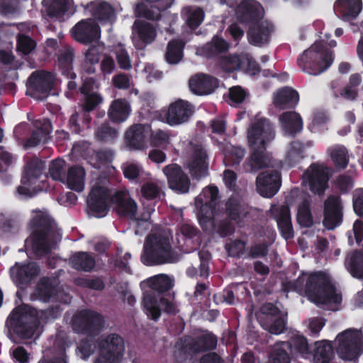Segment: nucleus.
Instances as JSON below:
<instances>
[{
	"label": "nucleus",
	"mask_w": 363,
	"mask_h": 363,
	"mask_svg": "<svg viewBox=\"0 0 363 363\" xmlns=\"http://www.w3.org/2000/svg\"><path fill=\"white\" fill-rule=\"evenodd\" d=\"M275 136L272 124L267 118H260L252 123L247 130V139L251 150L250 155L245 164L247 172H257L267 167L271 157L266 151V145Z\"/></svg>",
	"instance_id": "f257e3e1"
},
{
	"label": "nucleus",
	"mask_w": 363,
	"mask_h": 363,
	"mask_svg": "<svg viewBox=\"0 0 363 363\" xmlns=\"http://www.w3.org/2000/svg\"><path fill=\"white\" fill-rule=\"evenodd\" d=\"M62 313L59 305L51 306L46 309L36 308L24 305L13 310L9 316V323L13 331L23 338L31 337L40 323H47L60 317Z\"/></svg>",
	"instance_id": "f03ea898"
},
{
	"label": "nucleus",
	"mask_w": 363,
	"mask_h": 363,
	"mask_svg": "<svg viewBox=\"0 0 363 363\" xmlns=\"http://www.w3.org/2000/svg\"><path fill=\"white\" fill-rule=\"evenodd\" d=\"M305 277L300 276L294 282L296 289H305L306 296L317 304L340 303L342 296L335 292V288L328 277L322 272L311 274L306 281Z\"/></svg>",
	"instance_id": "7ed1b4c3"
},
{
	"label": "nucleus",
	"mask_w": 363,
	"mask_h": 363,
	"mask_svg": "<svg viewBox=\"0 0 363 363\" xmlns=\"http://www.w3.org/2000/svg\"><path fill=\"white\" fill-rule=\"evenodd\" d=\"M179 255L173 251L168 238L152 235L147 238L144 244L140 261L146 266H157L175 263Z\"/></svg>",
	"instance_id": "20e7f679"
},
{
	"label": "nucleus",
	"mask_w": 363,
	"mask_h": 363,
	"mask_svg": "<svg viewBox=\"0 0 363 363\" xmlns=\"http://www.w3.org/2000/svg\"><path fill=\"white\" fill-rule=\"evenodd\" d=\"M333 61V51L322 41H316L298 56L297 65L303 72L317 76L326 71Z\"/></svg>",
	"instance_id": "39448f33"
},
{
	"label": "nucleus",
	"mask_w": 363,
	"mask_h": 363,
	"mask_svg": "<svg viewBox=\"0 0 363 363\" xmlns=\"http://www.w3.org/2000/svg\"><path fill=\"white\" fill-rule=\"evenodd\" d=\"M33 232L30 243L35 255L43 257L49 255L56 242L51 238L54 233L53 220L47 216H36L32 220Z\"/></svg>",
	"instance_id": "423d86ee"
},
{
	"label": "nucleus",
	"mask_w": 363,
	"mask_h": 363,
	"mask_svg": "<svg viewBox=\"0 0 363 363\" xmlns=\"http://www.w3.org/2000/svg\"><path fill=\"white\" fill-rule=\"evenodd\" d=\"M149 290L144 293L143 304L148 318L157 321L161 316V311L156 308L157 298L164 296L174 286L172 280L167 274H159L147 280Z\"/></svg>",
	"instance_id": "0eeeda50"
},
{
	"label": "nucleus",
	"mask_w": 363,
	"mask_h": 363,
	"mask_svg": "<svg viewBox=\"0 0 363 363\" xmlns=\"http://www.w3.org/2000/svg\"><path fill=\"white\" fill-rule=\"evenodd\" d=\"M104 325V316L89 308L77 311L72 318V328L75 333L92 338L100 334Z\"/></svg>",
	"instance_id": "6e6552de"
},
{
	"label": "nucleus",
	"mask_w": 363,
	"mask_h": 363,
	"mask_svg": "<svg viewBox=\"0 0 363 363\" xmlns=\"http://www.w3.org/2000/svg\"><path fill=\"white\" fill-rule=\"evenodd\" d=\"M99 357L94 363H120L124 353L123 338L116 333L101 336L97 340Z\"/></svg>",
	"instance_id": "1a4fd4ad"
},
{
	"label": "nucleus",
	"mask_w": 363,
	"mask_h": 363,
	"mask_svg": "<svg viewBox=\"0 0 363 363\" xmlns=\"http://www.w3.org/2000/svg\"><path fill=\"white\" fill-rule=\"evenodd\" d=\"M56 80V74L52 72L35 71L28 78L26 95L36 99H45L54 89Z\"/></svg>",
	"instance_id": "9d476101"
},
{
	"label": "nucleus",
	"mask_w": 363,
	"mask_h": 363,
	"mask_svg": "<svg viewBox=\"0 0 363 363\" xmlns=\"http://www.w3.org/2000/svg\"><path fill=\"white\" fill-rule=\"evenodd\" d=\"M257 320L261 326L271 334L282 333L286 327V320L281 311L272 303H264L259 310Z\"/></svg>",
	"instance_id": "9b49d317"
},
{
	"label": "nucleus",
	"mask_w": 363,
	"mask_h": 363,
	"mask_svg": "<svg viewBox=\"0 0 363 363\" xmlns=\"http://www.w3.org/2000/svg\"><path fill=\"white\" fill-rule=\"evenodd\" d=\"M336 339L338 341L336 352L340 358L353 360L359 356L361 342L356 330L347 329L340 333Z\"/></svg>",
	"instance_id": "f8f14e48"
},
{
	"label": "nucleus",
	"mask_w": 363,
	"mask_h": 363,
	"mask_svg": "<svg viewBox=\"0 0 363 363\" xmlns=\"http://www.w3.org/2000/svg\"><path fill=\"white\" fill-rule=\"evenodd\" d=\"M44 167V162L36 157L30 160L26 164L21 179V185L17 187L16 191L18 194L28 197H31L33 195L30 189H35L33 186L36 184L38 180L43 174Z\"/></svg>",
	"instance_id": "ddd939ff"
},
{
	"label": "nucleus",
	"mask_w": 363,
	"mask_h": 363,
	"mask_svg": "<svg viewBox=\"0 0 363 363\" xmlns=\"http://www.w3.org/2000/svg\"><path fill=\"white\" fill-rule=\"evenodd\" d=\"M110 195L108 189L102 186L91 189L87 198V208L90 213L97 218L105 217L109 211Z\"/></svg>",
	"instance_id": "4468645a"
},
{
	"label": "nucleus",
	"mask_w": 363,
	"mask_h": 363,
	"mask_svg": "<svg viewBox=\"0 0 363 363\" xmlns=\"http://www.w3.org/2000/svg\"><path fill=\"white\" fill-rule=\"evenodd\" d=\"M310 190L315 194L322 195L328 187L329 174L327 169L318 163H312L304 172Z\"/></svg>",
	"instance_id": "2eb2a0df"
},
{
	"label": "nucleus",
	"mask_w": 363,
	"mask_h": 363,
	"mask_svg": "<svg viewBox=\"0 0 363 363\" xmlns=\"http://www.w3.org/2000/svg\"><path fill=\"white\" fill-rule=\"evenodd\" d=\"M223 213L238 228H243L250 215L248 205L242 199L231 196L225 203Z\"/></svg>",
	"instance_id": "dca6fc26"
},
{
	"label": "nucleus",
	"mask_w": 363,
	"mask_h": 363,
	"mask_svg": "<svg viewBox=\"0 0 363 363\" xmlns=\"http://www.w3.org/2000/svg\"><path fill=\"white\" fill-rule=\"evenodd\" d=\"M73 38L82 43L89 44L97 41L101 36L99 26L91 18L82 19L71 30Z\"/></svg>",
	"instance_id": "f3484780"
},
{
	"label": "nucleus",
	"mask_w": 363,
	"mask_h": 363,
	"mask_svg": "<svg viewBox=\"0 0 363 363\" xmlns=\"http://www.w3.org/2000/svg\"><path fill=\"white\" fill-rule=\"evenodd\" d=\"M281 184V173L277 170L263 172L256 179L257 190L265 198L273 197L279 190Z\"/></svg>",
	"instance_id": "a211bd4d"
},
{
	"label": "nucleus",
	"mask_w": 363,
	"mask_h": 363,
	"mask_svg": "<svg viewBox=\"0 0 363 363\" xmlns=\"http://www.w3.org/2000/svg\"><path fill=\"white\" fill-rule=\"evenodd\" d=\"M111 203L115 206L116 213L121 217L139 220L136 218L138 205L127 191H116L111 197Z\"/></svg>",
	"instance_id": "6ab92c4d"
},
{
	"label": "nucleus",
	"mask_w": 363,
	"mask_h": 363,
	"mask_svg": "<svg viewBox=\"0 0 363 363\" xmlns=\"http://www.w3.org/2000/svg\"><path fill=\"white\" fill-rule=\"evenodd\" d=\"M194 112L189 102L178 99L172 103L165 113V119L170 125H177L187 122Z\"/></svg>",
	"instance_id": "aec40b11"
},
{
	"label": "nucleus",
	"mask_w": 363,
	"mask_h": 363,
	"mask_svg": "<svg viewBox=\"0 0 363 363\" xmlns=\"http://www.w3.org/2000/svg\"><path fill=\"white\" fill-rule=\"evenodd\" d=\"M323 225L333 230L342 221V208L338 196L330 195L324 202Z\"/></svg>",
	"instance_id": "412c9836"
},
{
	"label": "nucleus",
	"mask_w": 363,
	"mask_h": 363,
	"mask_svg": "<svg viewBox=\"0 0 363 363\" xmlns=\"http://www.w3.org/2000/svg\"><path fill=\"white\" fill-rule=\"evenodd\" d=\"M235 13L238 20L249 26L260 21L264 16L263 8L254 0H242L237 6Z\"/></svg>",
	"instance_id": "4be33fe9"
},
{
	"label": "nucleus",
	"mask_w": 363,
	"mask_h": 363,
	"mask_svg": "<svg viewBox=\"0 0 363 363\" xmlns=\"http://www.w3.org/2000/svg\"><path fill=\"white\" fill-rule=\"evenodd\" d=\"M274 31V25L267 21L253 23L247 30L248 42L252 45L263 47L269 43Z\"/></svg>",
	"instance_id": "5701e85b"
},
{
	"label": "nucleus",
	"mask_w": 363,
	"mask_h": 363,
	"mask_svg": "<svg viewBox=\"0 0 363 363\" xmlns=\"http://www.w3.org/2000/svg\"><path fill=\"white\" fill-rule=\"evenodd\" d=\"M170 189L182 194L187 193L190 187V179L182 167L177 164H171L163 168Z\"/></svg>",
	"instance_id": "b1692460"
},
{
	"label": "nucleus",
	"mask_w": 363,
	"mask_h": 363,
	"mask_svg": "<svg viewBox=\"0 0 363 363\" xmlns=\"http://www.w3.org/2000/svg\"><path fill=\"white\" fill-rule=\"evenodd\" d=\"M34 130L24 143L26 148L35 147L40 144H45L50 139L52 125L50 119L42 118L34 123Z\"/></svg>",
	"instance_id": "393cba45"
},
{
	"label": "nucleus",
	"mask_w": 363,
	"mask_h": 363,
	"mask_svg": "<svg viewBox=\"0 0 363 363\" xmlns=\"http://www.w3.org/2000/svg\"><path fill=\"white\" fill-rule=\"evenodd\" d=\"M189 172L194 179H200L208 173V154L201 145L194 147L191 160L189 163Z\"/></svg>",
	"instance_id": "a878e982"
},
{
	"label": "nucleus",
	"mask_w": 363,
	"mask_h": 363,
	"mask_svg": "<svg viewBox=\"0 0 363 363\" xmlns=\"http://www.w3.org/2000/svg\"><path fill=\"white\" fill-rule=\"evenodd\" d=\"M189 86L190 90L196 95H208L218 86V79L213 76L199 73L191 77Z\"/></svg>",
	"instance_id": "bb28decb"
},
{
	"label": "nucleus",
	"mask_w": 363,
	"mask_h": 363,
	"mask_svg": "<svg viewBox=\"0 0 363 363\" xmlns=\"http://www.w3.org/2000/svg\"><path fill=\"white\" fill-rule=\"evenodd\" d=\"M16 272L11 269V277L17 285L28 286L40 273V267L36 262H30L27 264L15 265Z\"/></svg>",
	"instance_id": "cd10ccee"
},
{
	"label": "nucleus",
	"mask_w": 363,
	"mask_h": 363,
	"mask_svg": "<svg viewBox=\"0 0 363 363\" xmlns=\"http://www.w3.org/2000/svg\"><path fill=\"white\" fill-rule=\"evenodd\" d=\"M151 127L148 124H134L129 128L125 139L130 148L141 150L145 145V139L150 135Z\"/></svg>",
	"instance_id": "c85d7f7f"
},
{
	"label": "nucleus",
	"mask_w": 363,
	"mask_h": 363,
	"mask_svg": "<svg viewBox=\"0 0 363 363\" xmlns=\"http://www.w3.org/2000/svg\"><path fill=\"white\" fill-rule=\"evenodd\" d=\"M274 218L277 221L279 233L286 240L294 238V231L291 222L290 208L282 205L274 210Z\"/></svg>",
	"instance_id": "c756f323"
},
{
	"label": "nucleus",
	"mask_w": 363,
	"mask_h": 363,
	"mask_svg": "<svg viewBox=\"0 0 363 363\" xmlns=\"http://www.w3.org/2000/svg\"><path fill=\"white\" fill-rule=\"evenodd\" d=\"M362 9V0H337L334 4L335 13L345 21L355 19Z\"/></svg>",
	"instance_id": "7c9ffc66"
},
{
	"label": "nucleus",
	"mask_w": 363,
	"mask_h": 363,
	"mask_svg": "<svg viewBox=\"0 0 363 363\" xmlns=\"http://www.w3.org/2000/svg\"><path fill=\"white\" fill-rule=\"evenodd\" d=\"M133 33L135 34L141 43L136 48H141L143 46L152 43L156 38V28L150 23L143 20H135L133 26Z\"/></svg>",
	"instance_id": "2f4dec72"
},
{
	"label": "nucleus",
	"mask_w": 363,
	"mask_h": 363,
	"mask_svg": "<svg viewBox=\"0 0 363 363\" xmlns=\"http://www.w3.org/2000/svg\"><path fill=\"white\" fill-rule=\"evenodd\" d=\"M298 100V91L291 87L285 86L277 91L274 97V104L280 109L294 108Z\"/></svg>",
	"instance_id": "473e14b6"
},
{
	"label": "nucleus",
	"mask_w": 363,
	"mask_h": 363,
	"mask_svg": "<svg viewBox=\"0 0 363 363\" xmlns=\"http://www.w3.org/2000/svg\"><path fill=\"white\" fill-rule=\"evenodd\" d=\"M284 132L294 137L303 130V123L301 116L295 111H286L279 116Z\"/></svg>",
	"instance_id": "72a5a7b5"
},
{
	"label": "nucleus",
	"mask_w": 363,
	"mask_h": 363,
	"mask_svg": "<svg viewBox=\"0 0 363 363\" xmlns=\"http://www.w3.org/2000/svg\"><path fill=\"white\" fill-rule=\"evenodd\" d=\"M90 8L91 14L94 19L101 23H112L116 18L115 11L113 6L105 1L94 4L91 2L87 5Z\"/></svg>",
	"instance_id": "f704fd0d"
},
{
	"label": "nucleus",
	"mask_w": 363,
	"mask_h": 363,
	"mask_svg": "<svg viewBox=\"0 0 363 363\" xmlns=\"http://www.w3.org/2000/svg\"><path fill=\"white\" fill-rule=\"evenodd\" d=\"M236 224L226 216L216 217L211 220L208 225V231L212 234L216 235L220 238H224L230 237L235 233Z\"/></svg>",
	"instance_id": "c9c22d12"
},
{
	"label": "nucleus",
	"mask_w": 363,
	"mask_h": 363,
	"mask_svg": "<svg viewBox=\"0 0 363 363\" xmlns=\"http://www.w3.org/2000/svg\"><path fill=\"white\" fill-rule=\"evenodd\" d=\"M69 264L77 271L91 272L96 265V260L89 252H77L70 257Z\"/></svg>",
	"instance_id": "e433bc0d"
},
{
	"label": "nucleus",
	"mask_w": 363,
	"mask_h": 363,
	"mask_svg": "<svg viewBox=\"0 0 363 363\" xmlns=\"http://www.w3.org/2000/svg\"><path fill=\"white\" fill-rule=\"evenodd\" d=\"M85 170L82 166L74 165L67 170L65 182L71 190L81 192L84 189Z\"/></svg>",
	"instance_id": "4c0bfd02"
},
{
	"label": "nucleus",
	"mask_w": 363,
	"mask_h": 363,
	"mask_svg": "<svg viewBox=\"0 0 363 363\" xmlns=\"http://www.w3.org/2000/svg\"><path fill=\"white\" fill-rule=\"evenodd\" d=\"M229 44L223 38L218 35L213 37L211 40L200 49L201 54L208 59L216 57L218 55L227 52Z\"/></svg>",
	"instance_id": "58836bf2"
},
{
	"label": "nucleus",
	"mask_w": 363,
	"mask_h": 363,
	"mask_svg": "<svg viewBox=\"0 0 363 363\" xmlns=\"http://www.w3.org/2000/svg\"><path fill=\"white\" fill-rule=\"evenodd\" d=\"M74 57V50L71 48L61 50L57 57V64L62 74L71 79L77 77L73 70Z\"/></svg>",
	"instance_id": "ea45409f"
},
{
	"label": "nucleus",
	"mask_w": 363,
	"mask_h": 363,
	"mask_svg": "<svg viewBox=\"0 0 363 363\" xmlns=\"http://www.w3.org/2000/svg\"><path fill=\"white\" fill-rule=\"evenodd\" d=\"M345 265L353 277L363 279V251L356 250L348 255Z\"/></svg>",
	"instance_id": "a19ab883"
},
{
	"label": "nucleus",
	"mask_w": 363,
	"mask_h": 363,
	"mask_svg": "<svg viewBox=\"0 0 363 363\" xmlns=\"http://www.w3.org/2000/svg\"><path fill=\"white\" fill-rule=\"evenodd\" d=\"M130 111V106L125 99H116L111 103L108 115L111 121L119 123L127 119Z\"/></svg>",
	"instance_id": "79ce46f5"
},
{
	"label": "nucleus",
	"mask_w": 363,
	"mask_h": 363,
	"mask_svg": "<svg viewBox=\"0 0 363 363\" xmlns=\"http://www.w3.org/2000/svg\"><path fill=\"white\" fill-rule=\"evenodd\" d=\"M333 357V347L329 341L323 340L315 342L313 352L314 363H330Z\"/></svg>",
	"instance_id": "37998d69"
},
{
	"label": "nucleus",
	"mask_w": 363,
	"mask_h": 363,
	"mask_svg": "<svg viewBox=\"0 0 363 363\" xmlns=\"http://www.w3.org/2000/svg\"><path fill=\"white\" fill-rule=\"evenodd\" d=\"M55 292L54 280L48 277L40 278L37 284L35 294L38 298L43 301H50Z\"/></svg>",
	"instance_id": "c03bdc74"
},
{
	"label": "nucleus",
	"mask_w": 363,
	"mask_h": 363,
	"mask_svg": "<svg viewBox=\"0 0 363 363\" xmlns=\"http://www.w3.org/2000/svg\"><path fill=\"white\" fill-rule=\"evenodd\" d=\"M311 204V199L305 197L298 206L297 221L301 227L310 228L313 225Z\"/></svg>",
	"instance_id": "a18cd8bd"
},
{
	"label": "nucleus",
	"mask_w": 363,
	"mask_h": 363,
	"mask_svg": "<svg viewBox=\"0 0 363 363\" xmlns=\"http://www.w3.org/2000/svg\"><path fill=\"white\" fill-rule=\"evenodd\" d=\"M281 343L287 351L291 352L294 350L301 354H308L311 353L308 340L303 335H294L289 341L281 342Z\"/></svg>",
	"instance_id": "49530a36"
},
{
	"label": "nucleus",
	"mask_w": 363,
	"mask_h": 363,
	"mask_svg": "<svg viewBox=\"0 0 363 363\" xmlns=\"http://www.w3.org/2000/svg\"><path fill=\"white\" fill-rule=\"evenodd\" d=\"M305 145L298 141L294 140L289 145V149L286 155L285 162L289 167L295 166L303 157Z\"/></svg>",
	"instance_id": "de8ad7c7"
},
{
	"label": "nucleus",
	"mask_w": 363,
	"mask_h": 363,
	"mask_svg": "<svg viewBox=\"0 0 363 363\" xmlns=\"http://www.w3.org/2000/svg\"><path fill=\"white\" fill-rule=\"evenodd\" d=\"M162 8H157L153 6H149L145 3H138L135 9V16L138 18H143L149 21H157L161 18Z\"/></svg>",
	"instance_id": "09e8293b"
},
{
	"label": "nucleus",
	"mask_w": 363,
	"mask_h": 363,
	"mask_svg": "<svg viewBox=\"0 0 363 363\" xmlns=\"http://www.w3.org/2000/svg\"><path fill=\"white\" fill-rule=\"evenodd\" d=\"M74 283L77 286L94 291H101L105 289L106 284L102 277L98 276H89L78 277Z\"/></svg>",
	"instance_id": "8fccbe9b"
},
{
	"label": "nucleus",
	"mask_w": 363,
	"mask_h": 363,
	"mask_svg": "<svg viewBox=\"0 0 363 363\" xmlns=\"http://www.w3.org/2000/svg\"><path fill=\"white\" fill-rule=\"evenodd\" d=\"M183 45L177 40H170L167 47L165 60L169 64H177L182 58Z\"/></svg>",
	"instance_id": "3c124183"
},
{
	"label": "nucleus",
	"mask_w": 363,
	"mask_h": 363,
	"mask_svg": "<svg viewBox=\"0 0 363 363\" xmlns=\"http://www.w3.org/2000/svg\"><path fill=\"white\" fill-rule=\"evenodd\" d=\"M215 210L216 207L212 203H205L201 206L198 213V220L200 226L204 231H208L211 220L216 218L214 216Z\"/></svg>",
	"instance_id": "603ef678"
},
{
	"label": "nucleus",
	"mask_w": 363,
	"mask_h": 363,
	"mask_svg": "<svg viewBox=\"0 0 363 363\" xmlns=\"http://www.w3.org/2000/svg\"><path fill=\"white\" fill-rule=\"evenodd\" d=\"M218 64L223 71L233 72L241 69L242 60L238 55H228L220 57Z\"/></svg>",
	"instance_id": "864d4df0"
},
{
	"label": "nucleus",
	"mask_w": 363,
	"mask_h": 363,
	"mask_svg": "<svg viewBox=\"0 0 363 363\" xmlns=\"http://www.w3.org/2000/svg\"><path fill=\"white\" fill-rule=\"evenodd\" d=\"M194 340L199 353L201 352L211 351L216 348L218 342L217 337L212 333L199 335Z\"/></svg>",
	"instance_id": "5fc2aeb1"
},
{
	"label": "nucleus",
	"mask_w": 363,
	"mask_h": 363,
	"mask_svg": "<svg viewBox=\"0 0 363 363\" xmlns=\"http://www.w3.org/2000/svg\"><path fill=\"white\" fill-rule=\"evenodd\" d=\"M49 174L54 180L65 182L66 162L60 158L52 160L50 164Z\"/></svg>",
	"instance_id": "6e6d98bb"
},
{
	"label": "nucleus",
	"mask_w": 363,
	"mask_h": 363,
	"mask_svg": "<svg viewBox=\"0 0 363 363\" xmlns=\"http://www.w3.org/2000/svg\"><path fill=\"white\" fill-rule=\"evenodd\" d=\"M267 363H291L289 354L281 342L274 345Z\"/></svg>",
	"instance_id": "4d7b16f0"
},
{
	"label": "nucleus",
	"mask_w": 363,
	"mask_h": 363,
	"mask_svg": "<svg viewBox=\"0 0 363 363\" xmlns=\"http://www.w3.org/2000/svg\"><path fill=\"white\" fill-rule=\"evenodd\" d=\"M330 157L337 168L344 169L347 167L349 162V156L345 147L337 146L333 148Z\"/></svg>",
	"instance_id": "13d9d810"
},
{
	"label": "nucleus",
	"mask_w": 363,
	"mask_h": 363,
	"mask_svg": "<svg viewBox=\"0 0 363 363\" xmlns=\"http://www.w3.org/2000/svg\"><path fill=\"white\" fill-rule=\"evenodd\" d=\"M16 41L17 51L24 55L30 54L37 45L31 37L25 34H18Z\"/></svg>",
	"instance_id": "bf43d9fd"
},
{
	"label": "nucleus",
	"mask_w": 363,
	"mask_h": 363,
	"mask_svg": "<svg viewBox=\"0 0 363 363\" xmlns=\"http://www.w3.org/2000/svg\"><path fill=\"white\" fill-rule=\"evenodd\" d=\"M152 147L166 148L170 143V135L168 131L157 130L150 133Z\"/></svg>",
	"instance_id": "052dcab7"
},
{
	"label": "nucleus",
	"mask_w": 363,
	"mask_h": 363,
	"mask_svg": "<svg viewBox=\"0 0 363 363\" xmlns=\"http://www.w3.org/2000/svg\"><path fill=\"white\" fill-rule=\"evenodd\" d=\"M205 13L203 9L197 7L194 9L188 11V17L186 18V25L192 30H196L203 21Z\"/></svg>",
	"instance_id": "680f3d73"
},
{
	"label": "nucleus",
	"mask_w": 363,
	"mask_h": 363,
	"mask_svg": "<svg viewBox=\"0 0 363 363\" xmlns=\"http://www.w3.org/2000/svg\"><path fill=\"white\" fill-rule=\"evenodd\" d=\"M117 135L118 130L106 123H103L96 133L97 140L101 142H111L117 138Z\"/></svg>",
	"instance_id": "e2e57ef3"
},
{
	"label": "nucleus",
	"mask_w": 363,
	"mask_h": 363,
	"mask_svg": "<svg viewBox=\"0 0 363 363\" xmlns=\"http://www.w3.org/2000/svg\"><path fill=\"white\" fill-rule=\"evenodd\" d=\"M89 337H87L82 339L77 347L76 352L83 359L89 357L94 351V342Z\"/></svg>",
	"instance_id": "0e129e2a"
},
{
	"label": "nucleus",
	"mask_w": 363,
	"mask_h": 363,
	"mask_svg": "<svg viewBox=\"0 0 363 363\" xmlns=\"http://www.w3.org/2000/svg\"><path fill=\"white\" fill-rule=\"evenodd\" d=\"M68 9L67 0H53L47 8L48 15L51 17H61Z\"/></svg>",
	"instance_id": "69168bd1"
},
{
	"label": "nucleus",
	"mask_w": 363,
	"mask_h": 363,
	"mask_svg": "<svg viewBox=\"0 0 363 363\" xmlns=\"http://www.w3.org/2000/svg\"><path fill=\"white\" fill-rule=\"evenodd\" d=\"M247 95V92L241 86H233L229 89L227 102L230 106H236L245 101Z\"/></svg>",
	"instance_id": "338daca9"
},
{
	"label": "nucleus",
	"mask_w": 363,
	"mask_h": 363,
	"mask_svg": "<svg viewBox=\"0 0 363 363\" xmlns=\"http://www.w3.org/2000/svg\"><path fill=\"white\" fill-rule=\"evenodd\" d=\"M247 242L241 239H235L226 244L225 249L229 256L233 257H241L244 253Z\"/></svg>",
	"instance_id": "774afa93"
}]
</instances>
